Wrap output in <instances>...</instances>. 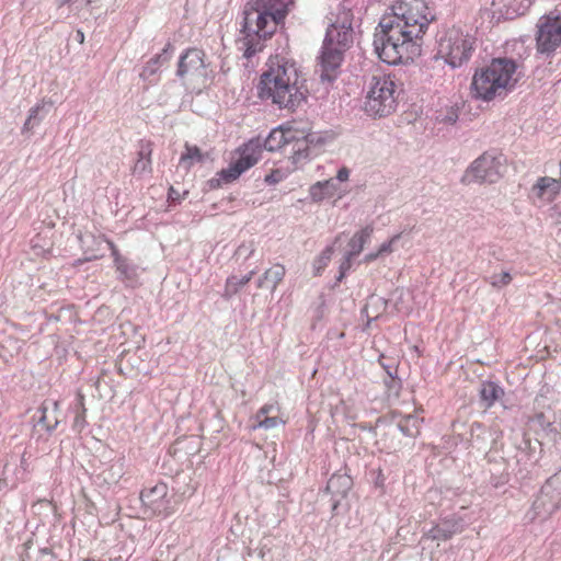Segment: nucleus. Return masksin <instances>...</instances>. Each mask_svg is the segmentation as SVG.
<instances>
[{"mask_svg":"<svg viewBox=\"0 0 561 561\" xmlns=\"http://www.w3.org/2000/svg\"><path fill=\"white\" fill-rule=\"evenodd\" d=\"M400 238V234H396L393 236L389 241L387 242H383L380 247H379V250H378V253L379 255H382L385 253H390L392 252V243L397 240H399Z\"/></svg>","mask_w":561,"mask_h":561,"instance_id":"58836bf2","label":"nucleus"},{"mask_svg":"<svg viewBox=\"0 0 561 561\" xmlns=\"http://www.w3.org/2000/svg\"><path fill=\"white\" fill-rule=\"evenodd\" d=\"M333 252L334 245H329L321 252L320 256L316 261L317 274H319L321 270L327 267L328 263L331 261Z\"/></svg>","mask_w":561,"mask_h":561,"instance_id":"2f4dec72","label":"nucleus"},{"mask_svg":"<svg viewBox=\"0 0 561 561\" xmlns=\"http://www.w3.org/2000/svg\"><path fill=\"white\" fill-rule=\"evenodd\" d=\"M533 421L543 431H553V421H551L543 412L536 413Z\"/></svg>","mask_w":561,"mask_h":561,"instance_id":"f704fd0d","label":"nucleus"},{"mask_svg":"<svg viewBox=\"0 0 561 561\" xmlns=\"http://www.w3.org/2000/svg\"><path fill=\"white\" fill-rule=\"evenodd\" d=\"M374 228L367 225L362 230L356 232L348 242V256H357L364 249V245L370 240Z\"/></svg>","mask_w":561,"mask_h":561,"instance_id":"5701e85b","label":"nucleus"},{"mask_svg":"<svg viewBox=\"0 0 561 561\" xmlns=\"http://www.w3.org/2000/svg\"><path fill=\"white\" fill-rule=\"evenodd\" d=\"M345 51L341 48L324 45L320 56L321 80L332 82L339 75Z\"/></svg>","mask_w":561,"mask_h":561,"instance_id":"4468645a","label":"nucleus"},{"mask_svg":"<svg viewBox=\"0 0 561 561\" xmlns=\"http://www.w3.org/2000/svg\"><path fill=\"white\" fill-rule=\"evenodd\" d=\"M31 471L27 453L24 451L21 457L20 466L14 470V478L10 480V486L15 488L19 483L26 482L30 479Z\"/></svg>","mask_w":561,"mask_h":561,"instance_id":"bb28decb","label":"nucleus"},{"mask_svg":"<svg viewBox=\"0 0 561 561\" xmlns=\"http://www.w3.org/2000/svg\"><path fill=\"white\" fill-rule=\"evenodd\" d=\"M152 150L150 148V142H148L146 146H142L139 150V158L136 161L134 165V173L142 174L150 170V154Z\"/></svg>","mask_w":561,"mask_h":561,"instance_id":"c85d7f7f","label":"nucleus"},{"mask_svg":"<svg viewBox=\"0 0 561 561\" xmlns=\"http://www.w3.org/2000/svg\"><path fill=\"white\" fill-rule=\"evenodd\" d=\"M176 73L193 90L201 91L206 88L211 70L206 62L205 51L195 47L185 50L180 57Z\"/></svg>","mask_w":561,"mask_h":561,"instance_id":"6e6552de","label":"nucleus"},{"mask_svg":"<svg viewBox=\"0 0 561 561\" xmlns=\"http://www.w3.org/2000/svg\"><path fill=\"white\" fill-rule=\"evenodd\" d=\"M385 385L388 388V391L394 394H398L401 389V381L396 377V375H392V370H388V377L385 379Z\"/></svg>","mask_w":561,"mask_h":561,"instance_id":"c9c22d12","label":"nucleus"},{"mask_svg":"<svg viewBox=\"0 0 561 561\" xmlns=\"http://www.w3.org/2000/svg\"><path fill=\"white\" fill-rule=\"evenodd\" d=\"M85 424H87V421H85V408H84V405L81 402L80 403V408L76 412V416H75L72 428H73V431L80 433L84 428Z\"/></svg>","mask_w":561,"mask_h":561,"instance_id":"72a5a7b5","label":"nucleus"},{"mask_svg":"<svg viewBox=\"0 0 561 561\" xmlns=\"http://www.w3.org/2000/svg\"><path fill=\"white\" fill-rule=\"evenodd\" d=\"M204 159V154L196 146H190L186 142L185 152L182 153L180 158V165L185 170H188L196 162H202Z\"/></svg>","mask_w":561,"mask_h":561,"instance_id":"cd10ccee","label":"nucleus"},{"mask_svg":"<svg viewBox=\"0 0 561 561\" xmlns=\"http://www.w3.org/2000/svg\"><path fill=\"white\" fill-rule=\"evenodd\" d=\"M309 136L308 122L289 121L271 130L266 140H308Z\"/></svg>","mask_w":561,"mask_h":561,"instance_id":"2eb2a0df","label":"nucleus"},{"mask_svg":"<svg viewBox=\"0 0 561 561\" xmlns=\"http://www.w3.org/2000/svg\"><path fill=\"white\" fill-rule=\"evenodd\" d=\"M279 423V419L276 417V416H265V417H262L260 420H257V424L253 426V428L255 427H261V428H264V430H270V428H274L275 426H277Z\"/></svg>","mask_w":561,"mask_h":561,"instance_id":"4c0bfd02","label":"nucleus"},{"mask_svg":"<svg viewBox=\"0 0 561 561\" xmlns=\"http://www.w3.org/2000/svg\"><path fill=\"white\" fill-rule=\"evenodd\" d=\"M559 184L561 183V161H560V179H559Z\"/></svg>","mask_w":561,"mask_h":561,"instance_id":"5fc2aeb1","label":"nucleus"},{"mask_svg":"<svg viewBox=\"0 0 561 561\" xmlns=\"http://www.w3.org/2000/svg\"><path fill=\"white\" fill-rule=\"evenodd\" d=\"M387 308V299L375 294L370 295L362 309V314L367 318L366 327L368 328L373 321L377 320L381 314H383Z\"/></svg>","mask_w":561,"mask_h":561,"instance_id":"aec40b11","label":"nucleus"},{"mask_svg":"<svg viewBox=\"0 0 561 561\" xmlns=\"http://www.w3.org/2000/svg\"><path fill=\"white\" fill-rule=\"evenodd\" d=\"M265 182L268 184H273L276 182V180L274 179V176L272 174H270V175L265 176Z\"/></svg>","mask_w":561,"mask_h":561,"instance_id":"3c124183","label":"nucleus"},{"mask_svg":"<svg viewBox=\"0 0 561 561\" xmlns=\"http://www.w3.org/2000/svg\"><path fill=\"white\" fill-rule=\"evenodd\" d=\"M480 405L484 409H490L504 396V390L493 381H483L480 390Z\"/></svg>","mask_w":561,"mask_h":561,"instance_id":"4be33fe9","label":"nucleus"},{"mask_svg":"<svg viewBox=\"0 0 561 561\" xmlns=\"http://www.w3.org/2000/svg\"><path fill=\"white\" fill-rule=\"evenodd\" d=\"M336 191V184L334 183V187H324V193L327 194V197H332L335 194Z\"/></svg>","mask_w":561,"mask_h":561,"instance_id":"09e8293b","label":"nucleus"},{"mask_svg":"<svg viewBox=\"0 0 561 561\" xmlns=\"http://www.w3.org/2000/svg\"><path fill=\"white\" fill-rule=\"evenodd\" d=\"M501 165V156H494L490 152H484L477 158L470 167L466 170L461 178L463 184L471 183H493L499 178V168Z\"/></svg>","mask_w":561,"mask_h":561,"instance_id":"f8f14e48","label":"nucleus"},{"mask_svg":"<svg viewBox=\"0 0 561 561\" xmlns=\"http://www.w3.org/2000/svg\"><path fill=\"white\" fill-rule=\"evenodd\" d=\"M272 409H273V405H268V404L263 405L256 413V420L268 416L267 414L271 412Z\"/></svg>","mask_w":561,"mask_h":561,"instance_id":"c03bdc74","label":"nucleus"},{"mask_svg":"<svg viewBox=\"0 0 561 561\" xmlns=\"http://www.w3.org/2000/svg\"><path fill=\"white\" fill-rule=\"evenodd\" d=\"M293 158V163L294 164H297L299 163L302 159H307L308 158V152L306 149H300L298 148L294 156L291 157Z\"/></svg>","mask_w":561,"mask_h":561,"instance_id":"a19ab883","label":"nucleus"},{"mask_svg":"<svg viewBox=\"0 0 561 561\" xmlns=\"http://www.w3.org/2000/svg\"><path fill=\"white\" fill-rule=\"evenodd\" d=\"M350 176V170L345 167L341 168L339 171H337V174H336V179L340 181V182H344L348 179Z\"/></svg>","mask_w":561,"mask_h":561,"instance_id":"a18cd8bd","label":"nucleus"},{"mask_svg":"<svg viewBox=\"0 0 561 561\" xmlns=\"http://www.w3.org/2000/svg\"><path fill=\"white\" fill-rule=\"evenodd\" d=\"M262 158V142H243L236 150L229 153V164L221 169L214 178L208 180L211 190L233 183L245 171L254 167Z\"/></svg>","mask_w":561,"mask_h":561,"instance_id":"0eeeda50","label":"nucleus"},{"mask_svg":"<svg viewBox=\"0 0 561 561\" xmlns=\"http://www.w3.org/2000/svg\"><path fill=\"white\" fill-rule=\"evenodd\" d=\"M353 486V480L347 473H334L327 483V491L332 494V512H336L340 499L346 496Z\"/></svg>","mask_w":561,"mask_h":561,"instance_id":"dca6fc26","label":"nucleus"},{"mask_svg":"<svg viewBox=\"0 0 561 561\" xmlns=\"http://www.w3.org/2000/svg\"><path fill=\"white\" fill-rule=\"evenodd\" d=\"M118 273L117 278L129 286H134L138 278V266L133 264L129 260H118L115 264Z\"/></svg>","mask_w":561,"mask_h":561,"instance_id":"b1692460","label":"nucleus"},{"mask_svg":"<svg viewBox=\"0 0 561 561\" xmlns=\"http://www.w3.org/2000/svg\"><path fill=\"white\" fill-rule=\"evenodd\" d=\"M78 36L80 38V43H83V39H84V35L82 32H78Z\"/></svg>","mask_w":561,"mask_h":561,"instance_id":"864d4df0","label":"nucleus"},{"mask_svg":"<svg viewBox=\"0 0 561 561\" xmlns=\"http://www.w3.org/2000/svg\"><path fill=\"white\" fill-rule=\"evenodd\" d=\"M255 273H256L255 270H251L247 275H244L241 278H238L234 275L228 277L227 280H226V285H225V290L222 293V297L226 300L231 299L239 291V289L241 287L247 285L252 279V277L255 275Z\"/></svg>","mask_w":561,"mask_h":561,"instance_id":"393cba45","label":"nucleus"},{"mask_svg":"<svg viewBox=\"0 0 561 561\" xmlns=\"http://www.w3.org/2000/svg\"><path fill=\"white\" fill-rule=\"evenodd\" d=\"M268 144L270 142H263L262 150L266 149L268 151H274V150H277V149H279L282 147V146H277V147H275V146H267ZM277 145H280V141H277Z\"/></svg>","mask_w":561,"mask_h":561,"instance_id":"de8ad7c7","label":"nucleus"},{"mask_svg":"<svg viewBox=\"0 0 561 561\" xmlns=\"http://www.w3.org/2000/svg\"><path fill=\"white\" fill-rule=\"evenodd\" d=\"M59 403L53 400H45L38 408L34 417L37 424L42 425L48 433H51L59 424Z\"/></svg>","mask_w":561,"mask_h":561,"instance_id":"f3484780","label":"nucleus"},{"mask_svg":"<svg viewBox=\"0 0 561 561\" xmlns=\"http://www.w3.org/2000/svg\"><path fill=\"white\" fill-rule=\"evenodd\" d=\"M561 507V470L551 476L541 486L530 510L526 513L529 522L546 520Z\"/></svg>","mask_w":561,"mask_h":561,"instance_id":"1a4fd4ad","label":"nucleus"},{"mask_svg":"<svg viewBox=\"0 0 561 561\" xmlns=\"http://www.w3.org/2000/svg\"><path fill=\"white\" fill-rule=\"evenodd\" d=\"M386 373L388 374V370H392V375L397 374V367L394 366H383Z\"/></svg>","mask_w":561,"mask_h":561,"instance_id":"603ef678","label":"nucleus"},{"mask_svg":"<svg viewBox=\"0 0 561 561\" xmlns=\"http://www.w3.org/2000/svg\"><path fill=\"white\" fill-rule=\"evenodd\" d=\"M324 187H334V181L328 180L323 182H317L310 187V197L314 202H320L327 197L328 193H324Z\"/></svg>","mask_w":561,"mask_h":561,"instance_id":"7c9ffc66","label":"nucleus"},{"mask_svg":"<svg viewBox=\"0 0 561 561\" xmlns=\"http://www.w3.org/2000/svg\"><path fill=\"white\" fill-rule=\"evenodd\" d=\"M293 3L294 0H252L245 5L239 39L244 57L251 58L263 49L264 42L276 32Z\"/></svg>","mask_w":561,"mask_h":561,"instance_id":"7ed1b4c3","label":"nucleus"},{"mask_svg":"<svg viewBox=\"0 0 561 561\" xmlns=\"http://www.w3.org/2000/svg\"><path fill=\"white\" fill-rule=\"evenodd\" d=\"M168 198L172 203L180 202L182 196L179 191H176L173 186L169 188Z\"/></svg>","mask_w":561,"mask_h":561,"instance_id":"37998d69","label":"nucleus"},{"mask_svg":"<svg viewBox=\"0 0 561 561\" xmlns=\"http://www.w3.org/2000/svg\"><path fill=\"white\" fill-rule=\"evenodd\" d=\"M462 530V520L460 518L450 517L440 520L437 525L433 526L426 536L433 540H448L455 534Z\"/></svg>","mask_w":561,"mask_h":561,"instance_id":"a211bd4d","label":"nucleus"},{"mask_svg":"<svg viewBox=\"0 0 561 561\" xmlns=\"http://www.w3.org/2000/svg\"><path fill=\"white\" fill-rule=\"evenodd\" d=\"M513 277L510 272L502 271L485 277V280L495 289H502L512 282Z\"/></svg>","mask_w":561,"mask_h":561,"instance_id":"c756f323","label":"nucleus"},{"mask_svg":"<svg viewBox=\"0 0 561 561\" xmlns=\"http://www.w3.org/2000/svg\"><path fill=\"white\" fill-rule=\"evenodd\" d=\"M285 273V267L280 264H276L266 270L263 275L257 278L256 287L261 289H270L273 294L276 290L277 285L283 280Z\"/></svg>","mask_w":561,"mask_h":561,"instance_id":"412c9836","label":"nucleus"},{"mask_svg":"<svg viewBox=\"0 0 561 561\" xmlns=\"http://www.w3.org/2000/svg\"><path fill=\"white\" fill-rule=\"evenodd\" d=\"M517 65L507 58H495L486 67L477 70L471 82V92L476 99L492 101L512 90L517 79Z\"/></svg>","mask_w":561,"mask_h":561,"instance_id":"20e7f679","label":"nucleus"},{"mask_svg":"<svg viewBox=\"0 0 561 561\" xmlns=\"http://www.w3.org/2000/svg\"><path fill=\"white\" fill-rule=\"evenodd\" d=\"M560 190L558 180L549 176L539 178L531 187V196L541 201H551Z\"/></svg>","mask_w":561,"mask_h":561,"instance_id":"6ab92c4d","label":"nucleus"},{"mask_svg":"<svg viewBox=\"0 0 561 561\" xmlns=\"http://www.w3.org/2000/svg\"><path fill=\"white\" fill-rule=\"evenodd\" d=\"M255 89L262 102L287 112L302 106L309 95L307 80L297 62L280 55L267 59Z\"/></svg>","mask_w":561,"mask_h":561,"instance_id":"f03ea898","label":"nucleus"},{"mask_svg":"<svg viewBox=\"0 0 561 561\" xmlns=\"http://www.w3.org/2000/svg\"><path fill=\"white\" fill-rule=\"evenodd\" d=\"M422 422L423 419H420L417 415L408 414L398 421L397 426L403 435L416 437L420 434Z\"/></svg>","mask_w":561,"mask_h":561,"instance_id":"a878e982","label":"nucleus"},{"mask_svg":"<svg viewBox=\"0 0 561 561\" xmlns=\"http://www.w3.org/2000/svg\"><path fill=\"white\" fill-rule=\"evenodd\" d=\"M354 256H348V253L344 254L343 261L340 264L339 267V275L336 277L337 282H342V279L345 277L346 273L350 271L352 266V260Z\"/></svg>","mask_w":561,"mask_h":561,"instance_id":"e433bc0d","label":"nucleus"},{"mask_svg":"<svg viewBox=\"0 0 561 561\" xmlns=\"http://www.w3.org/2000/svg\"><path fill=\"white\" fill-rule=\"evenodd\" d=\"M44 110V104H37L30 110L28 117L24 124L25 129H32L42 117H39V113Z\"/></svg>","mask_w":561,"mask_h":561,"instance_id":"473e14b6","label":"nucleus"},{"mask_svg":"<svg viewBox=\"0 0 561 561\" xmlns=\"http://www.w3.org/2000/svg\"><path fill=\"white\" fill-rule=\"evenodd\" d=\"M254 252V247L252 243H249V244H241L237 251H236V255L238 257L244 255L245 259L249 257L252 253Z\"/></svg>","mask_w":561,"mask_h":561,"instance_id":"ea45409f","label":"nucleus"},{"mask_svg":"<svg viewBox=\"0 0 561 561\" xmlns=\"http://www.w3.org/2000/svg\"><path fill=\"white\" fill-rule=\"evenodd\" d=\"M168 485L159 482L156 485L144 489L140 493V500L145 507H147L153 515H168Z\"/></svg>","mask_w":561,"mask_h":561,"instance_id":"ddd939ff","label":"nucleus"},{"mask_svg":"<svg viewBox=\"0 0 561 561\" xmlns=\"http://www.w3.org/2000/svg\"><path fill=\"white\" fill-rule=\"evenodd\" d=\"M353 14L350 9H340L336 19L327 30L323 44L347 50L353 44Z\"/></svg>","mask_w":561,"mask_h":561,"instance_id":"9b49d317","label":"nucleus"},{"mask_svg":"<svg viewBox=\"0 0 561 561\" xmlns=\"http://www.w3.org/2000/svg\"><path fill=\"white\" fill-rule=\"evenodd\" d=\"M434 16L425 0H396L375 32V51L386 64L410 65L422 55L423 37Z\"/></svg>","mask_w":561,"mask_h":561,"instance_id":"f257e3e1","label":"nucleus"},{"mask_svg":"<svg viewBox=\"0 0 561 561\" xmlns=\"http://www.w3.org/2000/svg\"><path fill=\"white\" fill-rule=\"evenodd\" d=\"M110 248H111V251H112V256L114 259V264H117L118 260H125L126 257L122 256L117 250V248L115 247V244L112 242V241H107Z\"/></svg>","mask_w":561,"mask_h":561,"instance_id":"79ce46f5","label":"nucleus"},{"mask_svg":"<svg viewBox=\"0 0 561 561\" xmlns=\"http://www.w3.org/2000/svg\"><path fill=\"white\" fill-rule=\"evenodd\" d=\"M121 476H122V468H121V466H118V467H117V472H116V474H114V473H113V474H111V480H108L106 477L104 478V480H105L106 482H108V483H112V482L114 483V482H117V481H118V479L121 478Z\"/></svg>","mask_w":561,"mask_h":561,"instance_id":"49530a36","label":"nucleus"},{"mask_svg":"<svg viewBox=\"0 0 561 561\" xmlns=\"http://www.w3.org/2000/svg\"><path fill=\"white\" fill-rule=\"evenodd\" d=\"M400 93V85L394 75H375L368 82L363 108L371 117L389 116L398 107Z\"/></svg>","mask_w":561,"mask_h":561,"instance_id":"39448f33","label":"nucleus"},{"mask_svg":"<svg viewBox=\"0 0 561 561\" xmlns=\"http://www.w3.org/2000/svg\"><path fill=\"white\" fill-rule=\"evenodd\" d=\"M476 50V38L459 27L446 30L437 41L436 58L450 68H460L471 59Z\"/></svg>","mask_w":561,"mask_h":561,"instance_id":"423d86ee","label":"nucleus"},{"mask_svg":"<svg viewBox=\"0 0 561 561\" xmlns=\"http://www.w3.org/2000/svg\"><path fill=\"white\" fill-rule=\"evenodd\" d=\"M561 46V16L551 14L539 19L536 33V49L539 54L551 55Z\"/></svg>","mask_w":561,"mask_h":561,"instance_id":"9d476101","label":"nucleus"},{"mask_svg":"<svg viewBox=\"0 0 561 561\" xmlns=\"http://www.w3.org/2000/svg\"><path fill=\"white\" fill-rule=\"evenodd\" d=\"M378 256H379L378 251L376 253H369L365 256V261L371 262V261L376 260Z\"/></svg>","mask_w":561,"mask_h":561,"instance_id":"8fccbe9b","label":"nucleus"}]
</instances>
